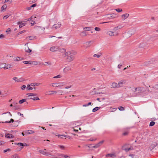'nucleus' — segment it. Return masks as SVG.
Wrapping results in <instances>:
<instances>
[{"instance_id": "obj_20", "label": "nucleus", "mask_w": 158, "mask_h": 158, "mask_svg": "<svg viewBox=\"0 0 158 158\" xmlns=\"http://www.w3.org/2000/svg\"><path fill=\"white\" fill-rule=\"evenodd\" d=\"M61 83H53L52 84V85L54 87H57L59 86L60 85L59 84Z\"/></svg>"}, {"instance_id": "obj_54", "label": "nucleus", "mask_w": 158, "mask_h": 158, "mask_svg": "<svg viewBox=\"0 0 158 158\" xmlns=\"http://www.w3.org/2000/svg\"><path fill=\"white\" fill-rule=\"evenodd\" d=\"M94 30L96 31H100L101 30L100 28L98 27H96L94 28Z\"/></svg>"}, {"instance_id": "obj_32", "label": "nucleus", "mask_w": 158, "mask_h": 158, "mask_svg": "<svg viewBox=\"0 0 158 158\" xmlns=\"http://www.w3.org/2000/svg\"><path fill=\"white\" fill-rule=\"evenodd\" d=\"M65 56H69V55H71V52L70 51L68 52H65L64 54Z\"/></svg>"}, {"instance_id": "obj_60", "label": "nucleus", "mask_w": 158, "mask_h": 158, "mask_svg": "<svg viewBox=\"0 0 158 158\" xmlns=\"http://www.w3.org/2000/svg\"><path fill=\"white\" fill-rule=\"evenodd\" d=\"M60 77H61V76L60 75H58L56 76L53 77V78H59Z\"/></svg>"}, {"instance_id": "obj_14", "label": "nucleus", "mask_w": 158, "mask_h": 158, "mask_svg": "<svg viewBox=\"0 0 158 158\" xmlns=\"http://www.w3.org/2000/svg\"><path fill=\"white\" fill-rule=\"evenodd\" d=\"M25 51L26 52H27V53H29V54L30 55L31 54V52L32 51L31 49H30V48L28 46L25 47Z\"/></svg>"}, {"instance_id": "obj_46", "label": "nucleus", "mask_w": 158, "mask_h": 158, "mask_svg": "<svg viewBox=\"0 0 158 158\" xmlns=\"http://www.w3.org/2000/svg\"><path fill=\"white\" fill-rule=\"evenodd\" d=\"M116 11L118 12H121L123 11L122 9L120 8H117L115 9Z\"/></svg>"}, {"instance_id": "obj_30", "label": "nucleus", "mask_w": 158, "mask_h": 158, "mask_svg": "<svg viewBox=\"0 0 158 158\" xmlns=\"http://www.w3.org/2000/svg\"><path fill=\"white\" fill-rule=\"evenodd\" d=\"M17 77H14L13 78V80L17 82H20L21 81L20 80V79H19L18 80L17 79Z\"/></svg>"}, {"instance_id": "obj_41", "label": "nucleus", "mask_w": 158, "mask_h": 158, "mask_svg": "<svg viewBox=\"0 0 158 158\" xmlns=\"http://www.w3.org/2000/svg\"><path fill=\"white\" fill-rule=\"evenodd\" d=\"M118 109L120 111L124 110L125 109L124 107L122 106L119 107H118Z\"/></svg>"}, {"instance_id": "obj_37", "label": "nucleus", "mask_w": 158, "mask_h": 158, "mask_svg": "<svg viewBox=\"0 0 158 158\" xmlns=\"http://www.w3.org/2000/svg\"><path fill=\"white\" fill-rule=\"evenodd\" d=\"M70 52H71V55H73V56L77 54V52H76L74 51H70Z\"/></svg>"}, {"instance_id": "obj_59", "label": "nucleus", "mask_w": 158, "mask_h": 158, "mask_svg": "<svg viewBox=\"0 0 158 158\" xmlns=\"http://www.w3.org/2000/svg\"><path fill=\"white\" fill-rule=\"evenodd\" d=\"M45 154L44 155H46L47 156H49V155H52L51 154L48 152H45Z\"/></svg>"}, {"instance_id": "obj_16", "label": "nucleus", "mask_w": 158, "mask_h": 158, "mask_svg": "<svg viewBox=\"0 0 158 158\" xmlns=\"http://www.w3.org/2000/svg\"><path fill=\"white\" fill-rule=\"evenodd\" d=\"M5 137L7 138H12L14 137V136L11 134H6Z\"/></svg>"}, {"instance_id": "obj_33", "label": "nucleus", "mask_w": 158, "mask_h": 158, "mask_svg": "<svg viewBox=\"0 0 158 158\" xmlns=\"http://www.w3.org/2000/svg\"><path fill=\"white\" fill-rule=\"evenodd\" d=\"M35 28L36 29H39V28H41L42 30H44L45 29V28L44 27H42L40 26H37L36 27H35Z\"/></svg>"}, {"instance_id": "obj_9", "label": "nucleus", "mask_w": 158, "mask_h": 158, "mask_svg": "<svg viewBox=\"0 0 158 158\" xmlns=\"http://www.w3.org/2000/svg\"><path fill=\"white\" fill-rule=\"evenodd\" d=\"M74 56L70 55L68 56L67 58V60L68 61L70 62L73 61L74 58Z\"/></svg>"}, {"instance_id": "obj_35", "label": "nucleus", "mask_w": 158, "mask_h": 158, "mask_svg": "<svg viewBox=\"0 0 158 158\" xmlns=\"http://www.w3.org/2000/svg\"><path fill=\"white\" fill-rule=\"evenodd\" d=\"M39 85V84L38 83H31V84L30 85L31 86H37Z\"/></svg>"}, {"instance_id": "obj_44", "label": "nucleus", "mask_w": 158, "mask_h": 158, "mask_svg": "<svg viewBox=\"0 0 158 158\" xmlns=\"http://www.w3.org/2000/svg\"><path fill=\"white\" fill-rule=\"evenodd\" d=\"M27 95L30 96H35L36 94L33 93H28L27 94Z\"/></svg>"}, {"instance_id": "obj_18", "label": "nucleus", "mask_w": 158, "mask_h": 158, "mask_svg": "<svg viewBox=\"0 0 158 158\" xmlns=\"http://www.w3.org/2000/svg\"><path fill=\"white\" fill-rule=\"evenodd\" d=\"M5 64V69H7L9 68H10L11 67H12V65L10 64Z\"/></svg>"}, {"instance_id": "obj_22", "label": "nucleus", "mask_w": 158, "mask_h": 158, "mask_svg": "<svg viewBox=\"0 0 158 158\" xmlns=\"http://www.w3.org/2000/svg\"><path fill=\"white\" fill-rule=\"evenodd\" d=\"M80 35L81 36L84 37L87 35L85 31H82L80 34Z\"/></svg>"}, {"instance_id": "obj_39", "label": "nucleus", "mask_w": 158, "mask_h": 158, "mask_svg": "<svg viewBox=\"0 0 158 158\" xmlns=\"http://www.w3.org/2000/svg\"><path fill=\"white\" fill-rule=\"evenodd\" d=\"M39 152L40 153L42 154L43 155H44L45 154V152L43 150H39Z\"/></svg>"}, {"instance_id": "obj_27", "label": "nucleus", "mask_w": 158, "mask_h": 158, "mask_svg": "<svg viewBox=\"0 0 158 158\" xmlns=\"http://www.w3.org/2000/svg\"><path fill=\"white\" fill-rule=\"evenodd\" d=\"M58 51L59 52H61V53H64L65 52H66V50L64 48L60 49H60L59 50H58Z\"/></svg>"}, {"instance_id": "obj_48", "label": "nucleus", "mask_w": 158, "mask_h": 158, "mask_svg": "<svg viewBox=\"0 0 158 158\" xmlns=\"http://www.w3.org/2000/svg\"><path fill=\"white\" fill-rule=\"evenodd\" d=\"M23 63L26 64H30L31 63L30 61H23Z\"/></svg>"}, {"instance_id": "obj_10", "label": "nucleus", "mask_w": 158, "mask_h": 158, "mask_svg": "<svg viewBox=\"0 0 158 158\" xmlns=\"http://www.w3.org/2000/svg\"><path fill=\"white\" fill-rule=\"evenodd\" d=\"M61 24L60 23H58L57 24H55L53 26V28H55V29L60 28L61 26Z\"/></svg>"}, {"instance_id": "obj_8", "label": "nucleus", "mask_w": 158, "mask_h": 158, "mask_svg": "<svg viewBox=\"0 0 158 158\" xmlns=\"http://www.w3.org/2000/svg\"><path fill=\"white\" fill-rule=\"evenodd\" d=\"M107 34L108 35L110 36H116L118 35V33L111 31H108L107 32Z\"/></svg>"}, {"instance_id": "obj_24", "label": "nucleus", "mask_w": 158, "mask_h": 158, "mask_svg": "<svg viewBox=\"0 0 158 158\" xmlns=\"http://www.w3.org/2000/svg\"><path fill=\"white\" fill-rule=\"evenodd\" d=\"M35 132L32 130H28L26 132V134H29L31 133H33Z\"/></svg>"}, {"instance_id": "obj_26", "label": "nucleus", "mask_w": 158, "mask_h": 158, "mask_svg": "<svg viewBox=\"0 0 158 158\" xmlns=\"http://www.w3.org/2000/svg\"><path fill=\"white\" fill-rule=\"evenodd\" d=\"M31 85H28L27 86V88H26V89L27 90H32V89H33V88L31 87L30 86Z\"/></svg>"}, {"instance_id": "obj_56", "label": "nucleus", "mask_w": 158, "mask_h": 158, "mask_svg": "<svg viewBox=\"0 0 158 158\" xmlns=\"http://www.w3.org/2000/svg\"><path fill=\"white\" fill-rule=\"evenodd\" d=\"M58 137H60V136L61 138H63L64 137H66V135H58Z\"/></svg>"}, {"instance_id": "obj_49", "label": "nucleus", "mask_w": 158, "mask_h": 158, "mask_svg": "<svg viewBox=\"0 0 158 158\" xmlns=\"http://www.w3.org/2000/svg\"><path fill=\"white\" fill-rule=\"evenodd\" d=\"M31 99H32L33 100H40V98L38 97L31 98Z\"/></svg>"}, {"instance_id": "obj_53", "label": "nucleus", "mask_w": 158, "mask_h": 158, "mask_svg": "<svg viewBox=\"0 0 158 158\" xmlns=\"http://www.w3.org/2000/svg\"><path fill=\"white\" fill-rule=\"evenodd\" d=\"M10 15H7L3 17V19H7L10 16Z\"/></svg>"}, {"instance_id": "obj_61", "label": "nucleus", "mask_w": 158, "mask_h": 158, "mask_svg": "<svg viewBox=\"0 0 158 158\" xmlns=\"http://www.w3.org/2000/svg\"><path fill=\"white\" fill-rule=\"evenodd\" d=\"M10 149H8L6 150H5L3 151V152L5 153L7 152H10Z\"/></svg>"}, {"instance_id": "obj_29", "label": "nucleus", "mask_w": 158, "mask_h": 158, "mask_svg": "<svg viewBox=\"0 0 158 158\" xmlns=\"http://www.w3.org/2000/svg\"><path fill=\"white\" fill-rule=\"evenodd\" d=\"M26 99H23L22 100H21L19 101V103L20 104H22L24 102H25L26 101Z\"/></svg>"}, {"instance_id": "obj_21", "label": "nucleus", "mask_w": 158, "mask_h": 158, "mask_svg": "<svg viewBox=\"0 0 158 158\" xmlns=\"http://www.w3.org/2000/svg\"><path fill=\"white\" fill-rule=\"evenodd\" d=\"M7 7V5L6 4L3 5L1 7V10L2 11L5 10Z\"/></svg>"}, {"instance_id": "obj_19", "label": "nucleus", "mask_w": 158, "mask_h": 158, "mask_svg": "<svg viewBox=\"0 0 158 158\" xmlns=\"http://www.w3.org/2000/svg\"><path fill=\"white\" fill-rule=\"evenodd\" d=\"M129 14L127 13H126L123 14L122 16V17L123 19H127L129 16Z\"/></svg>"}, {"instance_id": "obj_40", "label": "nucleus", "mask_w": 158, "mask_h": 158, "mask_svg": "<svg viewBox=\"0 0 158 158\" xmlns=\"http://www.w3.org/2000/svg\"><path fill=\"white\" fill-rule=\"evenodd\" d=\"M154 89L157 90H158V85L156 84L154 86L152 87Z\"/></svg>"}, {"instance_id": "obj_3", "label": "nucleus", "mask_w": 158, "mask_h": 158, "mask_svg": "<svg viewBox=\"0 0 158 158\" xmlns=\"http://www.w3.org/2000/svg\"><path fill=\"white\" fill-rule=\"evenodd\" d=\"M14 122V126L17 127L18 126L19 123H20L21 121L19 120H17L15 121L13 119H11L10 121H6L5 122H2V123H10L11 122L13 123Z\"/></svg>"}, {"instance_id": "obj_2", "label": "nucleus", "mask_w": 158, "mask_h": 158, "mask_svg": "<svg viewBox=\"0 0 158 158\" xmlns=\"http://www.w3.org/2000/svg\"><path fill=\"white\" fill-rule=\"evenodd\" d=\"M135 31V30L133 29L127 32H125L124 33V36H125L127 38H129L131 35H134Z\"/></svg>"}, {"instance_id": "obj_28", "label": "nucleus", "mask_w": 158, "mask_h": 158, "mask_svg": "<svg viewBox=\"0 0 158 158\" xmlns=\"http://www.w3.org/2000/svg\"><path fill=\"white\" fill-rule=\"evenodd\" d=\"M31 63L30 64H33L34 65H37V62L34 61H30Z\"/></svg>"}, {"instance_id": "obj_5", "label": "nucleus", "mask_w": 158, "mask_h": 158, "mask_svg": "<svg viewBox=\"0 0 158 158\" xmlns=\"http://www.w3.org/2000/svg\"><path fill=\"white\" fill-rule=\"evenodd\" d=\"M157 143L155 142H152L149 147V149L151 150H152L157 146Z\"/></svg>"}, {"instance_id": "obj_47", "label": "nucleus", "mask_w": 158, "mask_h": 158, "mask_svg": "<svg viewBox=\"0 0 158 158\" xmlns=\"http://www.w3.org/2000/svg\"><path fill=\"white\" fill-rule=\"evenodd\" d=\"M11 158H19V157L17 154H15L11 156Z\"/></svg>"}, {"instance_id": "obj_6", "label": "nucleus", "mask_w": 158, "mask_h": 158, "mask_svg": "<svg viewBox=\"0 0 158 158\" xmlns=\"http://www.w3.org/2000/svg\"><path fill=\"white\" fill-rule=\"evenodd\" d=\"M126 82V81L125 80H122L118 82V88L122 87L123 86V85L125 84Z\"/></svg>"}, {"instance_id": "obj_1", "label": "nucleus", "mask_w": 158, "mask_h": 158, "mask_svg": "<svg viewBox=\"0 0 158 158\" xmlns=\"http://www.w3.org/2000/svg\"><path fill=\"white\" fill-rule=\"evenodd\" d=\"M132 93L133 96H135L138 95L139 94L143 92V88L142 87H138L137 88L134 87L131 89Z\"/></svg>"}, {"instance_id": "obj_55", "label": "nucleus", "mask_w": 158, "mask_h": 158, "mask_svg": "<svg viewBox=\"0 0 158 158\" xmlns=\"http://www.w3.org/2000/svg\"><path fill=\"white\" fill-rule=\"evenodd\" d=\"M22 60V58H20L19 57H17L16 58V59L15 60L16 61H19V60Z\"/></svg>"}, {"instance_id": "obj_23", "label": "nucleus", "mask_w": 158, "mask_h": 158, "mask_svg": "<svg viewBox=\"0 0 158 158\" xmlns=\"http://www.w3.org/2000/svg\"><path fill=\"white\" fill-rule=\"evenodd\" d=\"M100 107H96L95 108H94L93 109L92 111L93 112H95L97 111L98 110H99V109H100Z\"/></svg>"}, {"instance_id": "obj_25", "label": "nucleus", "mask_w": 158, "mask_h": 158, "mask_svg": "<svg viewBox=\"0 0 158 158\" xmlns=\"http://www.w3.org/2000/svg\"><path fill=\"white\" fill-rule=\"evenodd\" d=\"M116 16V15L114 13L111 14L110 17H108L109 19L114 18Z\"/></svg>"}, {"instance_id": "obj_31", "label": "nucleus", "mask_w": 158, "mask_h": 158, "mask_svg": "<svg viewBox=\"0 0 158 158\" xmlns=\"http://www.w3.org/2000/svg\"><path fill=\"white\" fill-rule=\"evenodd\" d=\"M145 47V44L144 43H141L139 44V48H143Z\"/></svg>"}, {"instance_id": "obj_52", "label": "nucleus", "mask_w": 158, "mask_h": 158, "mask_svg": "<svg viewBox=\"0 0 158 158\" xmlns=\"http://www.w3.org/2000/svg\"><path fill=\"white\" fill-rule=\"evenodd\" d=\"M15 110H18L19 109V107L18 106H14Z\"/></svg>"}, {"instance_id": "obj_4", "label": "nucleus", "mask_w": 158, "mask_h": 158, "mask_svg": "<svg viewBox=\"0 0 158 158\" xmlns=\"http://www.w3.org/2000/svg\"><path fill=\"white\" fill-rule=\"evenodd\" d=\"M60 48L58 46H52L50 48V50L52 52H56Z\"/></svg>"}, {"instance_id": "obj_58", "label": "nucleus", "mask_w": 158, "mask_h": 158, "mask_svg": "<svg viewBox=\"0 0 158 158\" xmlns=\"http://www.w3.org/2000/svg\"><path fill=\"white\" fill-rule=\"evenodd\" d=\"M93 56L94 57H97L98 58H99L100 56V55L95 54Z\"/></svg>"}, {"instance_id": "obj_36", "label": "nucleus", "mask_w": 158, "mask_h": 158, "mask_svg": "<svg viewBox=\"0 0 158 158\" xmlns=\"http://www.w3.org/2000/svg\"><path fill=\"white\" fill-rule=\"evenodd\" d=\"M152 63V62L150 61H147L144 63V65H147L150 64H151Z\"/></svg>"}, {"instance_id": "obj_64", "label": "nucleus", "mask_w": 158, "mask_h": 158, "mask_svg": "<svg viewBox=\"0 0 158 158\" xmlns=\"http://www.w3.org/2000/svg\"><path fill=\"white\" fill-rule=\"evenodd\" d=\"M36 6V4H34L31 5V6H30V7H35Z\"/></svg>"}, {"instance_id": "obj_57", "label": "nucleus", "mask_w": 158, "mask_h": 158, "mask_svg": "<svg viewBox=\"0 0 158 158\" xmlns=\"http://www.w3.org/2000/svg\"><path fill=\"white\" fill-rule=\"evenodd\" d=\"M26 87V86L25 85H23L21 87V89L23 90L24 89H25Z\"/></svg>"}, {"instance_id": "obj_15", "label": "nucleus", "mask_w": 158, "mask_h": 158, "mask_svg": "<svg viewBox=\"0 0 158 158\" xmlns=\"http://www.w3.org/2000/svg\"><path fill=\"white\" fill-rule=\"evenodd\" d=\"M118 84L115 83V82H113L112 83V84L111 85V87L112 88H118Z\"/></svg>"}, {"instance_id": "obj_12", "label": "nucleus", "mask_w": 158, "mask_h": 158, "mask_svg": "<svg viewBox=\"0 0 158 158\" xmlns=\"http://www.w3.org/2000/svg\"><path fill=\"white\" fill-rule=\"evenodd\" d=\"M126 146V145H124V146H123V148L124 150H125L126 152H128L130 150H131L133 149V148L132 147H131L130 148H125V147Z\"/></svg>"}, {"instance_id": "obj_50", "label": "nucleus", "mask_w": 158, "mask_h": 158, "mask_svg": "<svg viewBox=\"0 0 158 158\" xmlns=\"http://www.w3.org/2000/svg\"><path fill=\"white\" fill-rule=\"evenodd\" d=\"M104 142L103 140H102L98 143L99 146H100Z\"/></svg>"}, {"instance_id": "obj_34", "label": "nucleus", "mask_w": 158, "mask_h": 158, "mask_svg": "<svg viewBox=\"0 0 158 158\" xmlns=\"http://www.w3.org/2000/svg\"><path fill=\"white\" fill-rule=\"evenodd\" d=\"M84 29L85 31H90L91 30V28L90 27H85L84 28Z\"/></svg>"}, {"instance_id": "obj_42", "label": "nucleus", "mask_w": 158, "mask_h": 158, "mask_svg": "<svg viewBox=\"0 0 158 158\" xmlns=\"http://www.w3.org/2000/svg\"><path fill=\"white\" fill-rule=\"evenodd\" d=\"M155 122L153 121H151L150 122L149 126L151 127H152L155 124Z\"/></svg>"}, {"instance_id": "obj_63", "label": "nucleus", "mask_w": 158, "mask_h": 158, "mask_svg": "<svg viewBox=\"0 0 158 158\" xmlns=\"http://www.w3.org/2000/svg\"><path fill=\"white\" fill-rule=\"evenodd\" d=\"M5 142L4 141L0 140V146L4 144Z\"/></svg>"}, {"instance_id": "obj_7", "label": "nucleus", "mask_w": 158, "mask_h": 158, "mask_svg": "<svg viewBox=\"0 0 158 158\" xmlns=\"http://www.w3.org/2000/svg\"><path fill=\"white\" fill-rule=\"evenodd\" d=\"M22 21H19L17 23V24L19 25V28H21L24 26L26 25V23H22Z\"/></svg>"}, {"instance_id": "obj_51", "label": "nucleus", "mask_w": 158, "mask_h": 158, "mask_svg": "<svg viewBox=\"0 0 158 158\" xmlns=\"http://www.w3.org/2000/svg\"><path fill=\"white\" fill-rule=\"evenodd\" d=\"M55 92V91H50L49 92V93H48V94H53ZM56 93V92L55 91Z\"/></svg>"}, {"instance_id": "obj_62", "label": "nucleus", "mask_w": 158, "mask_h": 158, "mask_svg": "<svg viewBox=\"0 0 158 158\" xmlns=\"http://www.w3.org/2000/svg\"><path fill=\"white\" fill-rule=\"evenodd\" d=\"M27 146V144L26 143H23V147H22L20 148H21V150L23 148V146Z\"/></svg>"}, {"instance_id": "obj_11", "label": "nucleus", "mask_w": 158, "mask_h": 158, "mask_svg": "<svg viewBox=\"0 0 158 158\" xmlns=\"http://www.w3.org/2000/svg\"><path fill=\"white\" fill-rule=\"evenodd\" d=\"M106 156L107 157H110L111 158H115L116 156L115 153L108 154L106 155Z\"/></svg>"}, {"instance_id": "obj_45", "label": "nucleus", "mask_w": 158, "mask_h": 158, "mask_svg": "<svg viewBox=\"0 0 158 158\" xmlns=\"http://www.w3.org/2000/svg\"><path fill=\"white\" fill-rule=\"evenodd\" d=\"M51 62L48 61L45 62L44 64H43V65H47V64L51 65Z\"/></svg>"}, {"instance_id": "obj_13", "label": "nucleus", "mask_w": 158, "mask_h": 158, "mask_svg": "<svg viewBox=\"0 0 158 158\" xmlns=\"http://www.w3.org/2000/svg\"><path fill=\"white\" fill-rule=\"evenodd\" d=\"M91 93L92 94H104V93H102V92H98L97 91L94 90L91 92Z\"/></svg>"}, {"instance_id": "obj_17", "label": "nucleus", "mask_w": 158, "mask_h": 158, "mask_svg": "<svg viewBox=\"0 0 158 158\" xmlns=\"http://www.w3.org/2000/svg\"><path fill=\"white\" fill-rule=\"evenodd\" d=\"M71 68L69 66H68L64 68L63 69V71L64 72H67L68 71H70L71 70Z\"/></svg>"}, {"instance_id": "obj_38", "label": "nucleus", "mask_w": 158, "mask_h": 158, "mask_svg": "<svg viewBox=\"0 0 158 158\" xmlns=\"http://www.w3.org/2000/svg\"><path fill=\"white\" fill-rule=\"evenodd\" d=\"M59 156H64V158H69L70 157L66 155H64V154H60L58 155Z\"/></svg>"}, {"instance_id": "obj_43", "label": "nucleus", "mask_w": 158, "mask_h": 158, "mask_svg": "<svg viewBox=\"0 0 158 158\" xmlns=\"http://www.w3.org/2000/svg\"><path fill=\"white\" fill-rule=\"evenodd\" d=\"M5 64H0V69L4 68L5 69Z\"/></svg>"}]
</instances>
